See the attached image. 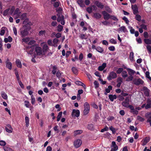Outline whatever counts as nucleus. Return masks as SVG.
I'll list each match as a JSON object with an SVG mask.
<instances>
[{
    "mask_svg": "<svg viewBox=\"0 0 151 151\" xmlns=\"http://www.w3.org/2000/svg\"><path fill=\"white\" fill-rule=\"evenodd\" d=\"M102 14L103 15L104 18L105 20H108L110 19L111 15H110L105 11H102Z\"/></svg>",
    "mask_w": 151,
    "mask_h": 151,
    "instance_id": "8",
    "label": "nucleus"
},
{
    "mask_svg": "<svg viewBox=\"0 0 151 151\" xmlns=\"http://www.w3.org/2000/svg\"><path fill=\"white\" fill-rule=\"evenodd\" d=\"M25 122L26 123V127H28L29 124V117L26 116L25 118Z\"/></svg>",
    "mask_w": 151,
    "mask_h": 151,
    "instance_id": "36",
    "label": "nucleus"
},
{
    "mask_svg": "<svg viewBox=\"0 0 151 151\" xmlns=\"http://www.w3.org/2000/svg\"><path fill=\"white\" fill-rule=\"evenodd\" d=\"M34 45L28 46L26 47L25 50L27 52L28 54H32L34 50Z\"/></svg>",
    "mask_w": 151,
    "mask_h": 151,
    "instance_id": "3",
    "label": "nucleus"
},
{
    "mask_svg": "<svg viewBox=\"0 0 151 151\" xmlns=\"http://www.w3.org/2000/svg\"><path fill=\"white\" fill-rule=\"evenodd\" d=\"M13 29L14 34L15 35V36H17V31L16 27H13Z\"/></svg>",
    "mask_w": 151,
    "mask_h": 151,
    "instance_id": "60",
    "label": "nucleus"
},
{
    "mask_svg": "<svg viewBox=\"0 0 151 151\" xmlns=\"http://www.w3.org/2000/svg\"><path fill=\"white\" fill-rule=\"evenodd\" d=\"M109 128L107 126H106L103 129H102L101 130V132H103L105 131H107L108 130Z\"/></svg>",
    "mask_w": 151,
    "mask_h": 151,
    "instance_id": "53",
    "label": "nucleus"
},
{
    "mask_svg": "<svg viewBox=\"0 0 151 151\" xmlns=\"http://www.w3.org/2000/svg\"><path fill=\"white\" fill-rule=\"evenodd\" d=\"M122 19L123 20H124L125 21L126 24H129V20H128L127 18L126 17L124 16L122 18Z\"/></svg>",
    "mask_w": 151,
    "mask_h": 151,
    "instance_id": "56",
    "label": "nucleus"
},
{
    "mask_svg": "<svg viewBox=\"0 0 151 151\" xmlns=\"http://www.w3.org/2000/svg\"><path fill=\"white\" fill-rule=\"evenodd\" d=\"M93 17L97 19H99L101 17V15L99 13L96 12L93 14Z\"/></svg>",
    "mask_w": 151,
    "mask_h": 151,
    "instance_id": "22",
    "label": "nucleus"
},
{
    "mask_svg": "<svg viewBox=\"0 0 151 151\" xmlns=\"http://www.w3.org/2000/svg\"><path fill=\"white\" fill-rule=\"evenodd\" d=\"M88 128L91 130H92L94 129V126L92 124H89L88 125Z\"/></svg>",
    "mask_w": 151,
    "mask_h": 151,
    "instance_id": "38",
    "label": "nucleus"
},
{
    "mask_svg": "<svg viewBox=\"0 0 151 151\" xmlns=\"http://www.w3.org/2000/svg\"><path fill=\"white\" fill-rule=\"evenodd\" d=\"M83 2V0H78L77 1L78 3L81 7H83L84 6Z\"/></svg>",
    "mask_w": 151,
    "mask_h": 151,
    "instance_id": "30",
    "label": "nucleus"
},
{
    "mask_svg": "<svg viewBox=\"0 0 151 151\" xmlns=\"http://www.w3.org/2000/svg\"><path fill=\"white\" fill-rule=\"evenodd\" d=\"M142 89L144 91V95L146 97H149L150 96V90L146 86H144Z\"/></svg>",
    "mask_w": 151,
    "mask_h": 151,
    "instance_id": "11",
    "label": "nucleus"
},
{
    "mask_svg": "<svg viewBox=\"0 0 151 151\" xmlns=\"http://www.w3.org/2000/svg\"><path fill=\"white\" fill-rule=\"evenodd\" d=\"M63 26L59 24L57 27V30L59 32H61L63 31Z\"/></svg>",
    "mask_w": 151,
    "mask_h": 151,
    "instance_id": "29",
    "label": "nucleus"
},
{
    "mask_svg": "<svg viewBox=\"0 0 151 151\" xmlns=\"http://www.w3.org/2000/svg\"><path fill=\"white\" fill-rule=\"evenodd\" d=\"M48 49V47L47 44H45L44 45L42 49V51L44 53V54H43V55H45V53L46 52Z\"/></svg>",
    "mask_w": 151,
    "mask_h": 151,
    "instance_id": "21",
    "label": "nucleus"
},
{
    "mask_svg": "<svg viewBox=\"0 0 151 151\" xmlns=\"http://www.w3.org/2000/svg\"><path fill=\"white\" fill-rule=\"evenodd\" d=\"M72 70L75 74H77L78 70L75 67H72Z\"/></svg>",
    "mask_w": 151,
    "mask_h": 151,
    "instance_id": "41",
    "label": "nucleus"
},
{
    "mask_svg": "<svg viewBox=\"0 0 151 151\" xmlns=\"http://www.w3.org/2000/svg\"><path fill=\"white\" fill-rule=\"evenodd\" d=\"M8 61H9V60L6 62V67L9 69L11 70L12 68V64L11 62H8Z\"/></svg>",
    "mask_w": 151,
    "mask_h": 151,
    "instance_id": "24",
    "label": "nucleus"
},
{
    "mask_svg": "<svg viewBox=\"0 0 151 151\" xmlns=\"http://www.w3.org/2000/svg\"><path fill=\"white\" fill-rule=\"evenodd\" d=\"M127 70L129 75H132L135 73V71L129 68H127Z\"/></svg>",
    "mask_w": 151,
    "mask_h": 151,
    "instance_id": "25",
    "label": "nucleus"
},
{
    "mask_svg": "<svg viewBox=\"0 0 151 151\" xmlns=\"http://www.w3.org/2000/svg\"><path fill=\"white\" fill-rule=\"evenodd\" d=\"M132 8L133 10V13L134 14H136L138 13V8L136 5L132 6Z\"/></svg>",
    "mask_w": 151,
    "mask_h": 151,
    "instance_id": "16",
    "label": "nucleus"
},
{
    "mask_svg": "<svg viewBox=\"0 0 151 151\" xmlns=\"http://www.w3.org/2000/svg\"><path fill=\"white\" fill-rule=\"evenodd\" d=\"M112 89V86L111 85H109L108 87V88H106L105 89V92L104 94L105 95H107V93H109L110 92V91Z\"/></svg>",
    "mask_w": 151,
    "mask_h": 151,
    "instance_id": "19",
    "label": "nucleus"
},
{
    "mask_svg": "<svg viewBox=\"0 0 151 151\" xmlns=\"http://www.w3.org/2000/svg\"><path fill=\"white\" fill-rule=\"evenodd\" d=\"M35 98L33 95L31 96V102L32 104H34L35 102Z\"/></svg>",
    "mask_w": 151,
    "mask_h": 151,
    "instance_id": "45",
    "label": "nucleus"
},
{
    "mask_svg": "<svg viewBox=\"0 0 151 151\" xmlns=\"http://www.w3.org/2000/svg\"><path fill=\"white\" fill-rule=\"evenodd\" d=\"M6 144V142L3 140L0 141V145L1 146H4Z\"/></svg>",
    "mask_w": 151,
    "mask_h": 151,
    "instance_id": "62",
    "label": "nucleus"
},
{
    "mask_svg": "<svg viewBox=\"0 0 151 151\" xmlns=\"http://www.w3.org/2000/svg\"><path fill=\"white\" fill-rule=\"evenodd\" d=\"M16 63L17 67L19 68H21L22 67L21 63L19 59H17L16 60Z\"/></svg>",
    "mask_w": 151,
    "mask_h": 151,
    "instance_id": "26",
    "label": "nucleus"
},
{
    "mask_svg": "<svg viewBox=\"0 0 151 151\" xmlns=\"http://www.w3.org/2000/svg\"><path fill=\"white\" fill-rule=\"evenodd\" d=\"M109 129L111 130L113 134H114L117 129L114 128L112 126H111L109 127Z\"/></svg>",
    "mask_w": 151,
    "mask_h": 151,
    "instance_id": "27",
    "label": "nucleus"
},
{
    "mask_svg": "<svg viewBox=\"0 0 151 151\" xmlns=\"http://www.w3.org/2000/svg\"><path fill=\"white\" fill-rule=\"evenodd\" d=\"M20 18L22 20H24L23 24H26V23L29 21V19L27 18V14L23 13L20 17Z\"/></svg>",
    "mask_w": 151,
    "mask_h": 151,
    "instance_id": "7",
    "label": "nucleus"
},
{
    "mask_svg": "<svg viewBox=\"0 0 151 151\" xmlns=\"http://www.w3.org/2000/svg\"><path fill=\"white\" fill-rule=\"evenodd\" d=\"M137 119L139 120L140 122H143L144 121L145 119L144 118L138 116L137 117Z\"/></svg>",
    "mask_w": 151,
    "mask_h": 151,
    "instance_id": "52",
    "label": "nucleus"
},
{
    "mask_svg": "<svg viewBox=\"0 0 151 151\" xmlns=\"http://www.w3.org/2000/svg\"><path fill=\"white\" fill-rule=\"evenodd\" d=\"M117 77V75L116 73L114 71L110 72L108 76L107 77V79L109 81L112 80V79H115Z\"/></svg>",
    "mask_w": 151,
    "mask_h": 151,
    "instance_id": "5",
    "label": "nucleus"
},
{
    "mask_svg": "<svg viewBox=\"0 0 151 151\" xmlns=\"http://www.w3.org/2000/svg\"><path fill=\"white\" fill-rule=\"evenodd\" d=\"M117 83L120 82L122 83L123 82V79L122 78L119 77L117 78Z\"/></svg>",
    "mask_w": 151,
    "mask_h": 151,
    "instance_id": "63",
    "label": "nucleus"
},
{
    "mask_svg": "<svg viewBox=\"0 0 151 151\" xmlns=\"http://www.w3.org/2000/svg\"><path fill=\"white\" fill-rule=\"evenodd\" d=\"M9 10V8H8L5 10L3 12V15L4 16H6L7 15Z\"/></svg>",
    "mask_w": 151,
    "mask_h": 151,
    "instance_id": "44",
    "label": "nucleus"
},
{
    "mask_svg": "<svg viewBox=\"0 0 151 151\" xmlns=\"http://www.w3.org/2000/svg\"><path fill=\"white\" fill-rule=\"evenodd\" d=\"M25 104V106L27 108H29L30 104L29 101H24Z\"/></svg>",
    "mask_w": 151,
    "mask_h": 151,
    "instance_id": "51",
    "label": "nucleus"
},
{
    "mask_svg": "<svg viewBox=\"0 0 151 151\" xmlns=\"http://www.w3.org/2000/svg\"><path fill=\"white\" fill-rule=\"evenodd\" d=\"M46 32L45 30H41L39 32V35L40 36L45 35Z\"/></svg>",
    "mask_w": 151,
    "mask_h": 151,
    "instance_id": "57",
    "label": "nucleus"
},
{
    "mask_svg": "<svg viewBox=\"0 0 151 151\" xmlns=\"http://www.w3.org/2000/svg\"><path fill=\"white\" fill-rule=\"evenodd\" d=\"M133 76L132 75H130L126 79V81H129L132 80L133 79Z\"/></svg>",
    "mask_w": 151,
    "mask_h": 151,
    "instance_id": "46",
    "label": "nucleus"
},
{
    "mask_svg": "<svg viewBox=\"0 0 151 151\" xmlns=\"http://www.w3.org/2000/svg\"><path fill=\"white\" fill-rule=\"evenodd\" d=\"M105 10L109 13H110L112 12L111 8L109 6H105Z\"/></svg>",
    "mask_w": 151,
    "mask_h": 151,
    "instance_id": "48",
    "label": "nucleus"
},
{
    "mask_svg": "<svg viewBox=\"0 0 151 151\" xmlns=\"http://www.w3.org/2000/svg\"><path fill=\"white\" fill-rule=\"evenodd\" d=\"M133 82L135 85L137 86H139L140 84H143L144 82L142 79L139 78L137 79H135L134 80Z\"/></svg>",
    "mask_w": 151,
    "mask_h": 151,
    "instance_id": "6",
    "label": "nucleus"
},
{
    "mask_svg": "<svg viewBox=\"0 0 151 151\" xmlns=\"http://www.w3.org/2000/svg\"><path fill=\"white\" fill-rule=\"evenodd\" d=\"M1 96L4 99L6 100L7 99L8 97L7 94L4 92H2L1 93Z\"/></svg>",
    "mask_w": 151,
    "mask_h": 151,
    "instance_id": "35",
    "label": "nucleus"
},
{
    "mask_svg": "<svg viewBox=\"0 0 151 151\" xmlns=\"http://www.w3.org/2000/svg\"><path fill=\"white\" fill-rule=\"evenodd\" d=\"M62 113L63 112L62 111L59 112V113H58V114L57 116V121L58 122L60 120L61 117L62 116Z\"/></svg>",
    "mask_w": 151,
    "mask_h": 151,
    "instance_id": "39",
    "label": "nucleus"
},
{
    "mask_svg": "<svg viewBox=\"0 0 151 151\" xmlns=\"http://www.w3.org/2000/svg\"><path fill=\"white\" fill-rule=\"evenodd\" d=\"M119 30L121 32L122 31L124 32H127V30L126 27L124 26H122L119 28Z\"/></svg>",
    "mask_w": 151,
    "mask_h": 151,
    "instance_id": "34",
    "label": "nucleus"
},
{
    "mask_svg": "<svg viewBox=\"0 0 151 151\" xmlns=\"http://www.w3.org/2000/svg\"><path fill=\"white\" fill-rule=\"evenodd\" d=\"M56 73L57 77L58 78H60L61 76V73H60V71L58 70Z\"/></svg>",
    "mask_w": 151,
    "mask_h": 151,
    "instance_id": "50",
    "label": "nucleus"
},
{
    "mask_svg": "<svg viewBox=\"0 0 151 151\" xmlns=\"http://www.w3.org/2000/svg\"><path fill=\"white\" fill-rule=\"evenodd\" d=\"M80 112L79 110L73 109L71 115L73 117H78L80 115Z\"/></svg>",
    "mask_w": 151,
    "mask_h": 151,
    "instance_id": "9",
    "label": "nucleus"
},
{
    "mask_svg": "<svg viewBox=\"0 0 151 151\" xmlns=\"http://www.w3.org/2000/svg\"><path fill=\"white\" fill-rule=\"evenodd\" d=\"M3 149L5 151H14V150L10 147H3Z\"/></svg>",
    "mask_w": 151,
    "mask_h": 151,
    "instance_id": "43",
    "label": "nucleus"
},
{
    "mask_svg": "<svg viewBox=\"0 0 151 151\" xmlns=\"http://www.w3.org/2000/svg\"><path fill=\"white\" fill-rule=\"evenodd\" d=\"M35 42V40H31L28 42V44L29 45H34V44Z\"/></svg>",
    "mask_w": 151,
    "mask_h": 151,
    "instance_id": "61",
    "label": "nucleus"
},
{
    "mask_svg": "<svg viewBox=\"0 0 151 151\" xmlns=\"http://www.w3.org/2000/svg\"><path fill=\"white\" fill-rule=\"evenodd\" d=\"M109 98L111 101H113L114 99H116L117 97L116 95H113L112 94H110L109 96Z\"/></svg>",
    "mask_w": 151,
    "mask_h": 151,
    "instance_id": "23",
    "label": "nucleus"
},
{
    "mask_svg": "<svg viewBox=\"0 0 151 151\" xmlns=\"http://www.w3.org/2000/svg\"><path fill=\"white\" fill-rule=\"evenodd\" d=\"M96 5L99 8L101 9H103L104 7V5L102 4L99 1H96L95 2Z\"/></svg>",
    "mask_w": 151,
    "mask_h": 151,
    "instance_id": "18",
    "label": "nucleus"
},
{
    "mask_svg": "<svg viewBox=\"0 0 151 151\" xmlns=\"http://www.w3.org/2000/svg\"><path fill=\"white\" fill-rule=\"evenodd\" d=\"M123 70V68H119L117 70L116 72L117 73L119 74H120L122 72Z\"/></svg>",
    "mask_w": 151,
    "mask_h": 151,
    "instance_id": "47",
    "label": "nucleus"
},
{
    "mask_svg": "<svg viewBox=\"0 0 151 151\" xmlns=\"http://www.w3.org/2000/svg\"><path fill=\"white\" fill-rule=\"evenodd\" d=\"M129 109H130V112L134 114L137 115L138 114V111L134 109V107L132 105Z\"/></svg>",
    "mask_w": 151,
    "mask_h": 151,
    "instance_id": "13",
    "label": "nucleus"
},
{
    "mask_svg": "<svg viewBox=\"0 0 151 151\" xmlns=\"http://www.w3.org/2000/svg\"><path fill=\"white\" fill-rule=\"evenodd\" d=\"M106 66V63H103L101 65L99 66L98 68V70L99 71H102L105 68Z\"/></svg>",
    "mask_w": 151,
    "mask_h": 151,
    "instance_id": "20",
    "label": "nucleus"
},
{
    "mask_svg": "<svg viewBox=\"0 0 151 151\" xmlns=\"http://www.w3.org/2000/svg\"><path fill=\"white\" fill-rule=\"evenodd\" d=\"M96 50L97 52L101 53L103 52L104 51L103 48L99 46L96 47Z\"/></svg>",
    "mask_w": 151,
    "mask_h": 151,
    "instance_id": "28",
    "label": "nucleus"
},
{
    "mask_svg": "<svg viewBox=\"0 0 151 151\" xmlns=\"http://www.w3.org/2000/svg\"><path fill=\"white\" fill-rule=\"evenodd\" d=\"M53 70L52 71V73L53 74H55L57 73V67L55 65L52 67Z\"/></svg>",
    "mask_w": 151,
    "mask_h": 151,
    "instance_id": "31",
    "label": "nucleus"
},
{
    "mask_svg": "<svg viewBox=\"0 0 151 151\" xmlns=\"http://www.w3.org/2000/svg\"><path fill=\"white\" fill-rule=\"evenodd\" d=\"M84 109L83 111V114L86 115L87 114L89 111L90 106L88 103L86 102L84 104Z\"/></svg>",
    "mask_w": 151,
    "mask_h": 151,
    "instance_id": "4",
    "label": "nucleus"
},
{
    "mask_svg": "<svg viewBox=\"0 0 151 151\" xmlns=\"http://www.w3.org/2000/svg\"><path fill=\"white\" fill-rule=\"evenodd\" d=\"M15 74L16 77V78L17 80L18 81H20V78L19 76V74H18V72L17 70H16L15 72Z\"/></svg>",
    "mask_w": 151,
    "mask_h": 151,
    "instance_id": "42",
    "label": "nucleus"
},
{
    "mask_svg": "<svg viewBox=\"0 0 151 151\" xmlns=\"http://www.w3.org/2000/svg\"><path fill=\"white\" fill-rule=\"evenodd\" d=\"M20 13V10L18 8H17L14 12V14H17Z\"/></svg>",
    "mask_w": 151,
    "mask_h": 151,
    "instance_id": "64",
    "label": "nucleus"
},
{
    "mask_svg": "<svg viewBox=\"0 0 151 151\" xmlns=\"http://www.w3.org/2000/svg\"><path fill=\"white\" fill-rule=\"evenodd\" d=\"M130 98L129 97H126L125 99V101L122 103V105L124 107L127 108H129L130 106L132 105H129V101Z\"/></svg>",
    "mask_w": 151,
    "mask_h": 151,
    "instance_id": "2",
    "label": "nucleus"
},
{
    "mask_svg": "<svg viewBox=\"0 0 151 151\" xmlns=\"http://www.w3.org/2000/svg\"><path fill=\"white\" fill-rule=\"evenodd\" d=\"M145 116L147 119V122L149 123L151 127V114L150 113H147Z\"/></svg>",
    "mask_w": 151,
    "mask_h": 151,
    "instance_id": "15",
    "label": "nucleus"
},
{
    "mask_svg": "<svg viewBox=\"0 0 151 151\" xmlns=\"http://www.w3.org/2000/svg\"><path fill=\"white\" fill-rule=\"evenodd\" d=\"M82 143L81 140L78 139L74 141V145L76 148H78L80 147Z\"/></svg>",
    "mask_w": 151,
    "mask_h": 151,
    "instance_id": "10",
    "label": "nucleus"
},
{
    "mask_svg": "<svg viewBox=\"0 0 151 151\" xmlns=\"http://www.w3.org/2000/svg\"><path fill=\"white\" fill-rule=\"evenodd\" d=\"M30 24L28 22L27 24L23 26V27L20 29V35L22 37H23L27 36L28 33L29 31L31 29Z\"/></svg>",
    "mask_w": 151,
    "mask_h": 151,
    "instance_id": "1",
    "label": "nucleus"
},
{
    "mask_svg": "<svg viewBox=\"0 0 151 151\" xmlns=\"http://www.w3.org/2000/svg\"><path fill=\"white\" fill-rule=\"evenodd\" d=\"M110 19L116 21H117L118 20L117 17L114 15H111Z\"/></svg>",
    "mask_w": 151,
    "mask_h": 151,
    "instance_id": "54",
    "label": "nucleus"
},
{
    "mask_svg": "<svg viewBox=\"0 0 151 151\" xmlns=\"http://www.w3.org/2000/svg\"><path fill=\"white\" fill-rule=\"evenodd\" d=\"M144 42L145 43L147 44H151V40L149 39H144Z\"/></svg>",
    "mask_w": 151,
    "mask_h": 151,
    "instance_id": "40",
    "label": "nucleus"
},
{
    "mask_svg": "<svg viewBox=\"0 0 151 151\" xmlns=\"http://www.w3.org/2000/svg\"><path fill=\"white\" fill-rule=\"evenodd\" d=\"M150 140V137H146L144 139H143L142 140L143 142L142 144V146H145L149 142Z\"/></svg>",
    "mask_w": 151,
    "mask_h": 151,
    "instance_id": "14",
    "label": "nucleus"
},
{
    "mask_svg": "<svg viewBox=\"0 0 151 151\" xmlns=\"http://www.w3.org/2000/svg\"><path fill=\"white\" fill-rule=\"evenodd\" d=\"M5 130L7 132L11 133L12 132L13 129L11 125L8 124L5 127Z\"/></svg>",
    "mask_w": 151,
    "mask_h": 151,
    "instance_id": "17",
    "label": "nucleus"
},
{
    "mask_svg": "<svg viewBox=\"0 0 151 151\" xmlns=\"http://www.w3.org/2000/svg\"><path fill=\"white\" fill-rule=\"evenodd\" d=\"M35 51L37 55H40L42 54V49L41 47H36L35 48Z\"/></svg>",
    "mask_w": 151,
    "mask_h": 151,
    "instance_id": "12",
    "label": "nucleus"
},
{
    "mask_svg": "<svg viewBox=\"0 0 151 151\" xmlns=\"http://www.w3.org/2000/svg\"><path fill=\"white\" fill-rule=\"evenodd\" d=\"M92 8L91 7H88L86 9V11L89 13H91L92 12Z\"/></svg>",
    "mask_w": 151,
    "mask_h": 151,
    "instance_id": "59",
    "label": "nucleus"
},
{
    "mask_svg": "<svg viewBox=\"0 0 151 151\" xmlns=\"http://www.w3.org/2000/svg\"><path fill=\"white\" fill-rule=\"evenodd\" d=\"M122 75V77L124 78L127 77L128 76L127 71L125 70L123 71Z\"/></svg>",
    "mask_w": 151,
    "mask_h": 151,
    "instance_id": "37",
    "label": "nucleus"
},
{
    "mask_svg": "<svg viewBox=\"0 0 151 151\" xmlns=\"http://www.w3.org/2000/svg\"><path fill=\"white\" fill-rule=\"evenodd\" d=\"M82 132L83 131L82 130H76L74 132V135L75 136H76L78 134H81L82 133Z\"/></svg>",
    "mask_w": 151,
    "mask_h": 151,
    "instance_id": "33",
    "label": "nucleus"
},
{
    "mask_svg": "<svg viewBox=\"0 0 151 151\" xmlns=\"http://www.w3.org/2000/svg\"><path fill=\"white\" fill-rule=\"evenodd\" d=\"M135 19L137 20L139 22L141 21V17L139 15H136L135 16Z\"/></svg>",
    "mask_w": 151,
    "mask_h": 151,
    "instance_id": "49",
    "label": "nucleus"
},
{
    "mask_svg": "<svg viewBox=\"0 0 151 151\" xmlns=\"http://www.w3.org/2000/svg\"><path fill=\"white\" fill-rule=\"evenodd\" d=\"M79 37L81 40H86L88 38L86 35L84 34H81L79 36Z\"/></svg>",
    "mask_w": 151,
    "mask_h": 151,
    "instance_id": "32",
    "label": "nucleus"
},
{
    "mask_svg": "<svg viewBox=\"0 0 151 151\" xmlns=\"http://www.w3.org/2000/svg\"><path fill=\"white\" fill-rule=\"evenodd\" d=\"M94 84L95 86V88H98L99 87V83L98 81H95L94 82Z\"/></svg>",
    "mask_w": 151,
    "mask_h": 151,
    "instance_id": "55",
    "label": "nucleus"
},
{
    "mask_svg": "<svg viewBox=\"0 0 151 151\" xmlns=\"http://www.w3.org/2000/svg\"><path fill=\"white\" fill-rule=\"evenodd\" d=\"M112 44H116L117 42L113 38L111 39L109 41Z\"/></svg>",
    "mask_w": 151,
    "mask_h": 151,
    "instance_id": "58",
    "label": "nucleus"
}]
</instances>
